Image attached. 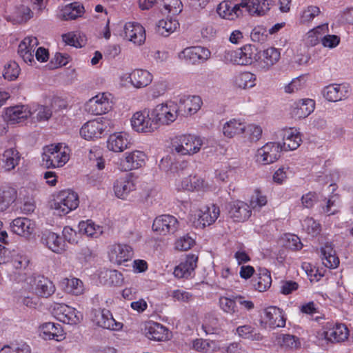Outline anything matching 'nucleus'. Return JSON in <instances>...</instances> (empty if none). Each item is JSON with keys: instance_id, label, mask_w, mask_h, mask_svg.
Returning <instances> with one entry per match:
<instances>
[{"instance_id": "f257e3e1", "label": "nucleus", "mask_w": 353, "mask_h": 353, "mask_svg": "<svg viewBox=\"0 0 353 353\" xmlns=\"http://www.w3.org/2000/svg\"><path fill=\"white\" fill-rule=\"evenodd\" d=\"M69 160V154L62 143L45 146L42 153V165L46 168L63 166Z\"/></svg>"}, {"instance_id": "f03ea898", "label": "nucleus", "mask_w": 353, "mask_h": 353, "mask_svg": "<svg viewBox=\"0 0 353 353\" xmlns=\"http://www.w3.org/2000/svg\"><path fill=\"white\" fill-rule=\"evenodd\" d=\"M79 201L77 193L70 190L60 191L54 197L51 207L59 216L68 214L79 206Z\"/></svg>"}, {"instance_id": "7ed1b4c3", "label": "nucleus", "mask_w": 353, "mask_h": 353, "mask_svg": "<svg viewBox=\"0 0 353 353\" xmlns=\"http://www.w3.org/2000/svg\"><path fill=\"white\" fill-rule=\"evenodd\" d=\"M203 144V139L200 137L183 134L175 137L172 148L179 154L190 156L199 152Z\"/></svg>"}, {"instance_id": "20e7f679", "label": "nucleus", "mask_w": 353, "mask_h": 353, "mask_svg": "<svg viewBox=\"0 0 353 353\" xmlns=\"http://www.w3.org/2000/svg\"><path fill=\"white\" fill-rule=\"evenodd\" d=\"M177 108L175 102L169 101L158 104L151 110L157 129L161 125H169L176 120L179 116Z\"/></svg>"}, {"instance_id": "39448f33", "label": "nucleus", "mask_w": 353, "mask_h": 353, "mask_svg": "<svg viewBox=\"0 0 353 353\" xmlns=\"http://www.w3.org/2000/svg\"><path fill=\"white\" fill-rule=\"evenodd\" d=\"M256 49L251 45H245L236 50H226L223 54V61L233 64L248 65L256 62Z\"/></svg>"}, {"instance_id": "423d86ee", "label": "nucleus", "mask_w": 353, "mask_h": 353, "mask_svg": "<svg viewBox=\"0 0 353 353\" xmlns=\"http://www.w3.org/2000/svg\"><path fill=\"white\" fill-rule=\"evenodd\" d=\"M220 210L218 206L211 204L198 210L194 214H191L190 221L196 228H204L213 223L219 217Z\"/></svg>"}, {"instance_id": "0eeeda50", "label": "nucleus", "mask_w": 353, "mask_h": 353, "mask_svg": "<svg viewBox=\"0 0 353 353\" xmlns=\"http://www.w3.org/2000/svg\"><path fill=\"white\" fill-rule=\"evenodd\" d=\"M131 125L138 132H152L157 130L151 110L145 109L135 112L131 118Z\"/></svg>"}, {"instance_id": "6e6552de", "label": "nucleus", "mask_w": 353, "mask_h": 353, "mask_svg": "<svg viewBox=\"0 0 353 353\" xmlns=\"http://www.w3.org/2000/svg\"><path fill=\"white\" fill-rule=\"evenodd\" d=\"M52 314L58 321L70 325L78 324L83 318L81 312L63 303L54 305Z\"/></svg>"}, {"instance_id": "1a4fd4ad", "label": "nucleus", "mask_w": 353, "mask_h": 353, "mask_svg": "<svg viewBox=\"0 0 353 353\" xmlns=\"http://www.w3.org/2000/svg\"><path fill=\"white\" fill-rule=\"evenodd\" d=\"M92 321L98 326L112 330H119L122 324L115 321L110 310L94 309L92 310Z\"/></svg>"}, {"instance_id": "9d476101", "label": "nucleus", "mask_w": 353, "mask_h": 353, "mask_svg": "<svg viewBox=\"0 0 353 353\" xmlns=\"http://www.w3.org/2000/svg\"><path fill=\"white\" fill-rule=\"evenodd\" d=\"M282 150L280 143H268L257 150V161L264 165L272 163L279 159Z\"/></svg>"}, {"instance_id": "9b49d317", "label": "nucleus", "mask_w": 353, "mask_h": 353, "mask_svg": "<svg viewBox=\"0 0 353 353\" xmlns=\"http://www.w3.org/2000/svg\"><path fill=\"white\" fill-rule=\"evenodd\" d=\"M281 53L277 48H269L256 57L255 67L259 70L267 72L279 61Z\"/></svg>"}, {"instance_id": "f8f14e48", "label": "nucleus", "mask_w": 353, "mask_h": 353, "mask_svg": "<svg viewBox=\"0 0 353 353\" xmlns=\"http://www.w3.org/2000/svg\"><path fill=\"white\" fill-rule=\"evenodd\" d=\"M176 104L179 115L188 117L195 114L201 108L202 100L199 96H183Z\"/></svg>"}, {"instance_id": "ddd939ff", "label": "nucleus", "mask_w": 353, "mask_h": 353, "mask_svg": "<svg viewBox=\"0 0 353 353\" xmlns=\"http://www.w3.org/2000/svg\"><path fill=\"white\" fill-rule=\"evenodd\" d=\"M111 108L110 99L107 94L102 93L90 99L85 104V110L89 113L99 115L106 113Z\"/></svg>"}, {"instance_id": "4468645a", "label": "nucleus", "mask_w": 353, "mask_h": 353, "mask_svg": "<svg viewBox=\"0 0 353 353\" xmlns=\"http://www.w3.org/2000/svg\"><path fill=\"white\" fill-rule=\"evenodd\" d=\"M178 228V220L174 216L169 214H163L157 217L152 224L153 230L158 232L160 234L174 233Z\"/></svg>"}, {"instance_id": "2eb2a0df", "label": "nucleus", "mask_w": 353, "mask_h": 353, "mask_svg": "<svg viewBox=\"0 0 353 353\" xmlns=\"http://www.w3.org/2000/svg\"><path fill=\"white\" fill-rule=\"evenodd\" d=\"M124 159H121L120 169L123 171H128L138 169L145 163V154L139 150H134L131 152H126Z\"/></svg>"}, {"instance_id": "dca6fc26", "label": "nucleus", "mask_w": 353, "mask_h": 353, "mask_svg": "<svg viewBox=\"0 0 353 353\" xmlns=\"http://www.w3.org/2000/svg\"><path fill=\"white\" fill-rule=\"evenodd\" d=\"M122 36L134 44L141 45L145 40V31L139 23L128 22L123 27Z\"/></svg>"}, {"instance_id": "f3484780", "label": "nucleus", "mask_w": 353, "mask_h": 353, "mask_svg": "<svg viewBox=\"0 0 353 353\" xmlns=\"http://www.w3.org/2000/svg\"><path fill=\"white\" fill-rule=\"evenodd\" d=\"M226 208L230 217L234 221H245L251 215L250 206L243 201H235L230 202Z\"/></svg>"}, {"instance_id": "a211bd4d", "label": "nucleus", "mask_w": 353, "mask_h": 353, "mask_svg": "<svg viewBox=\"0 0 353 353\" xmlns=\"http://www.w3.org/2000/svg\"><path fill=\"white\" fill-rule=\"evenodd\" d=\"M350 93L347 84H332L326 86L323 91L324 97L332 102H336L347 99Z\"/></svg>"}, {"instance_id": "6ab92c4d", "label": "nucleus", "mask_w": 353, "mask_h": 353, "mask_svg": "<svg viewBox=\"0 0 353 353\" xmlns=\"http://www.w3.org/2000/svg\"><path fill=\"white\" fill-rule=\"evenodd\" d=\"M106 128V125L102 121L99 120L89 121L81 127L80 134L83 139L91 140L101 137Z\"/></svg>"}, {"instance_id": "aec40b11", "label": "nucleus", "mask_w": 353, "mask_h": 353, "mask_svg": "<svg viewBox=\"0 0 353 353\" xmlns=\"http://www.w3.org/2000/svg\"><path fill=\"white\" fill-rule=\"evenodd\" d=\"M132 256V248L125 244L113 245L109 252L110 260L119 265L130 260Z\"/></svg>"}, {"instance_id": "412c9836", "label": "nucleus", "mask_w": 353, "mask_h": 353, "mask_svg": "<svg viewBox=\"0 0 353 353\" xmlns=\"http://www.w3.org/2000/svg\"><path fill=\"white\" fill-rule=\"evenodd\" d=\"M32 290L41 297H48L54 292V286L47 278L37 276L30 279Z\"/></svg>"}, {"instance_id": "4be33fe9", "label": "nucleus", "mask_w": 353, "mask_h": 353, "mask_svg": "<svg viewBox=\"0 0 353 353\" xmlns=\"http://www.w3.org/2000/svg\"><path fill=\"white\" fill-rule=\"evenodd\" d=\"M136 184L131 174H127L117 179L114 184L115 195L121 199H125L130 192L135 190Z\"/></svg>"}, {"instance_id": "5701e85b", "label": "nucleus", "mask_w": 353, "mask_h": 353, "mask_svg": "<svg viewBox=\"0 0 353 353\" xmlns=\"http://www.w3.org/2000/svg\"><path fill=\"white\" fill-rule=\"evenodd\" d=\"M281 136L283 138V143L281 144L283 150H296L301 144V134L296 128H290L283 130Z\"/></svg>"}, {"instance_id": "b1692460", "label": "nucleus", "mask_w": 353, "mask_h": 353, "mask_svg": "<svg viewBox=\"0 0 353 353\" xmlns=\"http://www.w3.org/2000/svg\"><path fill=\"white\" fill-rule=\"evenodd\" d=\"M272 0H242V8H246L251 15H264L270 9L272 5Z\"/></svg>"}, {"instance_id": "393cba45", "label": "nucleus", "mask_w": 353, "mask_h": 353, "mask_svg": "<svg viewBox=\"0 0 353 353\" xmlns=\"http://www.w3.org/2000/svg\"><path fill=\"white\" fill-rule=\"evenodd\" d=\"M198 256L194 254H189L186 256L185 261L181 262L174 270V276L182 279L188 278L191 276L196 268Z\"/></svg>"}, {"instance_id": "a878e982", "label": "nucleus", "mask_w": 353, "mask_h": 353, "mask_svg": "<svg viewBox=\"0 0 353 353\" xmlns=\"http://www.w3.org/2000/svg\"><path fill=\"white\" fill-rule=\"evenodd\" d=\"M10 228L16 234L28 238L34 231V223L28 218L19 217L12 221Z\"/></svg>"}, {"instance_id": "bb28decb", "label": "nucleus", "mask_w": 353, "mask_h": 353, "mask_svg": "<svg viewBox=\"0 0 353 353\" xmlns=\"http://www.w3.org/2000/svg\"><path fill=\"white\" fill-rule=\"evenodd\" d=\"M241 8V3L233 5L229 1H224L218 6L216 12L222 18L234 20L243 14Z\"/></svg>"}, {"instance_id": "cd10ccee", "label": "nucleus", "mask_w": 353, "mask_h": 353, "mask_svg": "<svg viewBox=\"0 0 353 353\" xmlns=\"http://www.w3.org/2000/svg\"><path fill=\"white\" fill-rule=\"evenodd\" d=\"M41 242L55 253H61L65 250V242L63 238L53 232L46 231L43 232Z\"/></svg>"}, {"instance_id": "c85d7f7f", "label": "nucleus", "mask_w": 353, "mask_h": 353, "mask_svg": "<svg viewBox=\"0 0 353 353\" xmlns=\"http://www.w3.org/2000/svg\"><path fill=\"white\" fill-rule=\"evenodd\" d=\"M40 335L45 340L54 339L57 341L64 339V332L62 327L57 323L48 322L40 326Z\"/></svg>"}, {"instance_id": "c756f323", "label": "nucleus", "mask_w": 353, "mask_h": 353, "mask_svg": "<svg viewBox=\"0 0 353 353\" xmlns=\"http://www.w3.org/2000/svg\"><path fill=\"white\" fill-rule=\"evenodd\" d=\"M130 142L128 135L124 132H117L110 135L107 148L114 152H121L128 148Z\"/></svg>"}, {"instance_id": "7c9ffc66", "label": "nucleus", "mask_w": 353, "mask_h": 353, "mask_svg": "<svg viewBox=\"0 0 353 353\" xmlns=\"http://www.w3.org/2000/svg\"><path fill=\"white\" fill-rule=\"evenodd\" d=\"M144 334L150 340L161 341L167 339V329L159 323L149 321L145 324Z\"/></svg>"}, {"instance_id": "2f4dec72", "label": "nucleus", "mask_w": 353, "mask_h": 353, "mask_svg": "<svg viewBox=\"0 0 353 353\" xmlns=\"http://www.w3.org/2000/svg\"><path fill=\"white\" fill-rule=\"evenodd\" d=\"M314 107L315 103L312 99H302L294 103L291 114L298 119L305 118L314 111Z\"/></svg>"}, {"instance_id": "473e14b6", "label": "nucleus", "mask_w": 353, "mask_h": 353, "mask_svg": "<svg viewBox=\"0 0 353 353\" xmlns=\"http://www.w3.org/2000/svg\"><path fill=\"white\" fill-rule=\"evenodd\" d=\"M325 339L331 343H340L347 339L349 332L344 324H337L325 331Z\"/></svg>"}, {"instance_id": "72a5a7b5", "label": "nucleus", "mask_w": 353, "mask_h": 353, "mask_svg": "<svg viewBox=\"0 0 353 353\" xmlns=\"http://www.w3.org/2000/svg\"><path fill=\"white\" fill-rule=\"evenodd\" d=\"M265 323L270 327H283L285 325V319L282 311L276 307H269L265 310Z\"/></svg>"}, {"instance_id": "f704fd0d", "label": "nucleus", "mask_w": 353, "mask_h": 353, "mask_svg": "<svg viewBox=\"0 0 353 353\" xmlns=\"http://www.w3.org/2000/svg\"><path fill=\"white\" fill-rule=\"evenodd\" d=\"M131 84L137 88L148 85L152 81V75L146 70L136 69L129 74Z\"/></svg>"}, {"instance_id": "c9c22d12", "label": "nucleus", "mask_w": 353, "mask_h": 353, "mask_svg": "<svg viewBox=\"0 0 353 353\" xmlns=\"http://www.w3.org/2000/svg\"><path fill=\"white\" fill-rule=\"evenodd\" d=\"M30 115V110L25 105L10 107L6 110V116L11 123L21 122Z\"/></svg>"}, {"instance_id": "e433bc0d", "label": "nucleus", "mask_w": 353, "mask_h": 353, "mask_svg": "<svg viewBox=\"0 0 353 353\" xmlns=\"http://www.w3.org/2000/svg\"><path fill=\"white\" fill-rule=\"evenodd\" d=\"M181 188L188 191L205 190L208 188V184L198 176H189L181 181Z\"/></svg>"}, {"instance_id": "4c0bfd02", "label": "nucleus", "mask_w": 353, "mask_h": 353, "mask_svg": "<svg viewBox=\"0 0 353 353\" xmlns=\"http://www.w3.org/2000/svg\"><path fill=\"white\" fill-rule=\"evenodd\" d=\"M84 12L83 6L78 2L66 5L61 11V17L64 20H73L81 17Z\"/></svg>"}, {"instance_id": "58836bf2", "label": "nucleus", "mask_w": 353, "mask_h": 353, "mask_svg": "<svg viewBox=\"0 0 353 353\" xmlns=\"http://www.w3.org/2000/svg\"><path fill=\"white\" fill-rule=\"evenodd\" d=\"M62 287L64 290L73 295H80L84 292L83 282L77 278H65L61 281Z\"/></svg>"}, {"instance_id": "ea45409f", "label": "nucleus", "mask_w": 353, "mask_h": 353, "mask_svg": "<svg viewBox=\"0 0 353 353\" xmlns=\"http://www.w3.org/2000/svg\"><path fill=\"white\" fill-rule=\"evenodd\" d=\"M78 228L80 233L93 238H97L103 233L102 228L91 220L80 221Z\"/></svg>"}, {"instance_id": "a19ab883", "label": "nucleus", "mask_w": 353, "mask_h": 353, "mask_svg": "<svg viewBox=\"0 0 353 353\" xmlns=\"http://www.w3.org/2000/svg\"><path fill=\"white\" fill-rule=\"evenodd\" d=\"M322 261L328 268H336L339 264V259L330 245L326 244L321 249Z\"/></svg>"}, {"instance_id": "79ce46f5", "label": "nucleus", "mask_w": 353, "mask_h": 353, "mask_svg": "<svg viewBox=\"0 0 353 353\" xmlns=\"http://www.w3.org/2000/svg\"><path fill=\"white\" fill-rule=\"evenodd\" d=\"M270 272L265 268L260 269L259 276L253 281V286L259 292H265L271 286Z\"/></svg>"}, {"instance_id": "37998d69", "label": "nucleus", "mask_w": 353, "mask_h": 353, "mask_svg": "<svg viewBox=\"0 0 353 353\" xmlns=\"http://www.w3.org/2000/svg\"><path fill=\"white\" fill-rule=\"evenodd\" d=\"M181 54H183L185 57L195 61L197 59H208L210 54V52L207 48L201 46H192L184 49L181 52Z\"/></svg>"}, {"instance_id": "c03bdc74", "label": "nucleus", "mask_w": 353, "mask_h": 353, "mask_svg": "<svg viewBox=\"0 0 353 353\" xmlns=\"http://www.w3.org/2000/svg\"><path fill=\"white\" fill-rule=\"evenodd\" d=\"M179 26V23L176 19L167 18L158 22L156 26V31L162 36L168 37L174 32Z\"/></svg>"}, {"instance_id": "a18cd8bd", "label": "nucleus", "mask_w": 353, "mask_h": 353, "mask_svg": "<svg viewBox=\"0 0 353 353\" xmlns=\"http://www.w3.org/2000/svg\"><path fill=\"white\" fill-rule=\"evenodd\" d=\"M17 197L14 188L6 187L0 189V212L6 210Z\"/></svg>"}, {"instance_id": "49530a36", "label": "nucleus", "mask_w": 353, "mask_h": 353, "mask_svg": "<svg viewBox=\"0 0 353 353\" xmlns=\"http://www.w3.org/2000/svg\"><path fill=\"white\" fill-rule=\"evenodd\" d=\"M21 157L19 152L14 148L6 150L3 154V161L4 168L7 171L13 170L20 161Z\"/></svg>"}, {"instance_id": "de8ad7c7", "label": "nucleus", "mask_w": 353, "mask_h": 353, "mask_svg": "<svg viewBox=\"0 0 353 353\" xmlns=\"http://www.w3.org/2000/svg\"><path fill=\"white\" fill-rule=\"evenodd\" d=\"M243 123L236 119H231L223 125V133L225 137L232 138L236 135L241 134L243 132Z\"/></svg>"}, {"instance_id": "09e8293b", "label": "nucleus", "mask_w": 353, "mask_h": 353, "mask_svg": "<svg viewBox=\"0 0 353 353\" xmlns=\"http://www.w3.org/2000/svg\"><path fill=\"white\" fill-rule=\"evenodd\" d=\"M221 308L226 313L233 316H239V310L237 306V299L236 296L232 298L223 296L219 299Z\"/></svg>"}, {"instance_id": "8fccbe9b", "label": "nucleus", "mask_w": 353, "mask_h": 353, "mask_svg": "<svg viewBox=\"0 0 353 353\" xmlns=\"http://www.w3.org/2000/svg\"><path fill=\"white\" fill-rule=\"evenodd\" d=\"M328 30L327 24L319 26L313 30L309 31L307 34L305 41L309 46H315L319 43V40L322 38L321 35L325 31Z\"/></svg>"}, {"instance_id": "3c124183", "label": "nucleus", "mask_w": 353, "mask_h": 353, "mask_svg": "<svg viewBox=\"0 0 353 353\" xmlns=\"http://www.w3.org/2000/svg\"><path fill=\"white\" fill-rule=\"evenodd\" d=\"M276 340L280 346L285 350L297 349L301 345L299 338L291 334H281Z\"/></svg>"}, {"instance_id": "603ef678", "label": "nucleus", "mask_w": 353, "mask_h": 353, "mask_svg": "<svg viewBox=\"0 0 353 353\" xmlns=\"http://www.w3.org/2000/svg\"><path fill=\"white\" fill-rule=\"evenodd\" d=\"M255 75L251 72H245L238 74L235 77V84L240 88L246 89L254 87Z\"/></svg>"}, {"instance_id": "864d4df0", "label": "nucleus", "mask_w": 353, "mask_h": 353, "mask_svg": "<svg viewBox=\"0 0 353 353\" xmlns=\"http://www.w3.org/2000/svg\"><path fill=\"white\" fill-rule=\"evenodd\" d=\"M242 134H243V137L247 139L250 142H256L261 137L262 128L254 124H249L248 125L244 124Z\"/></svg>"}, {"instance_id": "5fc2aeb1", "label": "nucleus", "mask_w": 353, "mask_h": 353, "mask_svg": "<svg viewBox=\"0 0 353 353\" xmlns=\"http://www.w3.org/2000/svg\"><path fill=\"white\" fill-rule=\"evenodd\" d=\"M254 328L250 325L239 326L236 329V334L243 339L259 341L262 339L260 333H254Z\"/></svg>"}, {"instance_id": "6e6d98bb", "label": "nucleus", "mask_w": 353, "mask_h": 353, "mask_svg": "<svg viewBox=\"0 0 353 353\" xmlns=\"http://www.w3.org/2000/svg\"><path fill=\"white\" fill-rule=\"evenodd\" d=\"M0 353H31V349L26 343H11L4 345Z\"/></svg>"}, {"instance_id": "4d7b16f0", "label": "nucleus", "mask_w": 353, "mask_h": 353, "mask_svg": "<svg viewBox=\"0 0 353 353\" xmlns=\"http://www.w3.org/2000/svg\"><path fill=\"white\" fill-rule=\"evenodd\" d=\"M20 72V68L15 61H10L5 65L3 70V77L9 81L15 80Z\"/></svg>"}, {"instance_id": "13d9d810", "label": "nucleus", "mask_w": 353, "mask_h": 353, "mask_svg": "<svg viewBox=\"0 0 353 353\" xmlns=\"http://www.w3.org/2000/svg\"><path fill=\"white\" fill-rule=\"evenodd\" d=\"M303 228L312 236L316 235L320 231V224L313 218L307 217L302 223Z\"/></svg>"}, {"instance_id": "bf43d9fd", "label": "nucleus", "mask_w": 353, "mask_h": 353, "mask_svg": "<svg viewBox=\"0 0 353 353\" xmlns=\"http://www.w3.org/2000/svg\"><path fill=\"white\" fill-rule=\"evenodd\" d=\"M51 109L45 105H39L37 108L31 112L34 118H36L38 121H48L52 116Z\"/></svg>"}, {"instance_id": "052dcab7", "label": "nucleus", "mask_w": 353, "mask_h": 353, "mask_svg": "<svg viewBox=\"0 0 353 353\" xmlns=\"http://www.w3.org/2000/svg\"><path fill=\"white\" fill-rule=\"evenodd\" d=\"M163 8L168 13L176 15L182 10V3L179 0H163Z\"/></svg>"}, {"instance_id": "680f3d73", "label": "nucleus", "mask_w": 353, "mask_h": 353, "mask_svg": "<svg viewBox=\"0 0 353 353\" xmlns=\"http://www.w3.org/2000/svg\"><path fill=\"white\" fill-rule=\"evenodd\" d=\"M201 328L206 334L217 333L219 330L218 319L213 317L207 318L202 325Z\"/></svg>"}, {"instance_id": "e2e57ef3", "label": "nucleus", "mask_w": 353, "mask_h": 353, "mask_svg": "<svg viewBox=\"0 0 353 353\" xmlns=\"http://www.w3.org/2000/svg\"><path fill=\"white\" fill-rule=\"evenodd\" d=\"M301 200L304 208H311L319 201V195L315 192H309L303 194Z\"/></svg>"}, {"instance_id": "0e129e2a", "label": "nucleus", "mask_w": 353, "mask_h": 353, "mask_svg": "<svg viewBox=\"0 0 353 353\" xmlns=\"http://www.w3.org/2000/svg\"><path fill=\"white\" fill-rule=\"evenodd\" d=\"M194 244V240L189 235H185L179 239L175 243L176 249L185 251L190 249Z\"/></svg>"}, {"instance_id": "69168bd1", "label": "nucleus", "mask_w": 353, "mask_h": 353, "mask_svg": "<svg viewBox=\"0 0 353 353\" xmlns=\"http://www.w3.org/2000/svg\"><path fill=\"white\" fill-rule=\"evenodd\" d=\"M340 37L334 34H327L321 39L323 47L328 48H336L340 43Z\"/></svg>"}, {"instance_id": "338daca9", "label": "nucleus", "mask_w": 353, "mask_h": 353, "mask_svg": "<svg viewBox=\"0 0 353 353\" xmlns=\"http://www.w3.org/2000/svg\"><path fill=\"white\" fill-rule=\"evenodd\" d=\"M212 343L203 339H197L193 341L192 347L197 352L206 353L211 349Z\"/></svg>"}, {"instance_id": "774afa93", "label": "nucleus", "mask_w": 353, "mask_h": 353, "mask_svg": "<svg viewBox=\"0 0 353 353\" xmlns=\"http://www.w3.org/2000/svg\"><path fill=\"white\" fill-rule=\"evenodd\" d=\"M320 13V9L317 6H308L305 9L301 16L303 22H307L312 20L316 16Z\"/></svg>"}]
</instances>
